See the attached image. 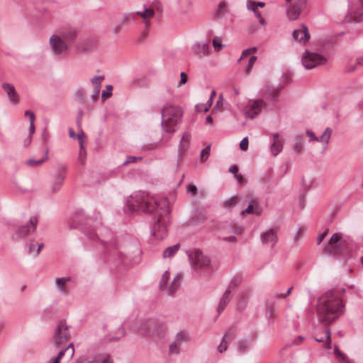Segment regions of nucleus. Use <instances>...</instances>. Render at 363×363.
Here are the masks:
<instances>
[{"label": "nucleus", "mask_w": 363, "mask_h": 363, "mask_svg": "<svg viewBox=\"0 0 363 363\" xmlns=\"http://www.w3.org/2000/svg\"><path fill=\"white\" fill-rule=\"evenodd\" d=\"M180 77L181 78H180V82L179 83V86L181 84H184L187 82V75L186 73L182 72L180 74Z\"/></svg>", "instance_id": "nucleus-59"}, {"label": "nucleus", "mask_w": 363, "mask_h": 363, "mask_svg": "<svg viewBox=\"0 0 363 363\" xmlns=\"http://www.w3.org/2000/svg\"><path fill=\"white\" fill-rule=\"evenodd\" d=\"M104 79V76H95L91 79V83L94 90H101V83Z\"/></svg>", "instance_id": "nucleus-34"}, {"label": "nucleus", "mask_w": 363, "mask_h": 363, "mask_svg": "<svg viewBox=\"0 0 363 363\" xmlns=\"http://www.w3.org/2000/svg\"><path fill=\"white\" fill-rule=\"evenodd\" d=\"M180 248V245L179 243L175 244L173 246L168 247L163 252L164 257H172L174 255V254L179 250Z\"/></svg>", "instance_id": "nucleus-31"}, {"label": "nucleus", "mask_w": 363, "mask_h": 363, "mask_svg": "<svg viewBox=\"0 0 363 363\" xmlns=\"http://www.w3.org/2000/svg\"><path fill=\"white\" fill-rule=\"evenodd\" d=\"M345 289H331L319 297V321L330 323L345 312Z\"/></svg>", "instance_id": "nucleus-2"}, {"label": "nucleus", "mask_w": 363, "mask_h": 363, "mask_svg": "<svg viewBox=\"0 0 363 363\" xmlns=\"http://www.w3.org/2000/svg\"><path fill=\"white\" fill-rule=\"evenodd\" d=\"M292 36L295 41H298L303 44L308 42L310 38L308 28L305 25H302L301 29L294 30Z\"/></svg>", "instance_id": "nucleus-18"}, {"label": "nucleus", "mask_w": 363, "mask_h": 363, "mask_svg": "<svg viewBox=\"0 0 363 363\" xmlns=\"http://www.w3.org/2000/svg\"><path fill=\"white\" fill-rule=\"evenodd\" d=\"M189 258L192 268L196 270L207 269L211 264L209 258L199 250L192 251Z\"/></svg>", "instance_id": "nucleus-7"}, {"label": "nucleus", "mask_w": 363, "mask_h": 363, "mask_svg": "<svg viewBox=\"0 0 363 363\" xmlns=\"http://www.w3.org/2000/svg\"><path fill=\"white\" fill-rule=\"evenodd\" d=\"M26 114L30 115V123L29 135L28 136L32 137V135L35 132L34 121L35 119V116L34 113L30 111H26Z\"/></svg>", "instance_id": "nucleus-37"}, {"label": "nucleus", "mask_w": 363, "mask_h": 363, "mask_svg": "<svg viewBox=\"0 0 363 363\" xmlns=\"http://www.w3.org/2000/svg\"><path fill=\"white\" fill-rule=\"evenodd\" d=\"M135 13H124L121 19V25L125 26L128 25L129 23L133 22L135 20Z\"/></svg>", "instance_id": "nucleus-32"}, {"label": "nucleus", "mask_w": 363, "mask_h": 363, "mask_svg": "<svg viewBox=\"0 0 363 363\" xmlns=\"http://www.w3.org/2000/svg\"><path fill=\"white\" fill-rule=\"evenodd\" d=\"M92 362L89 360L86 357L82 356L77 359L76 363H91Z\"/></svg>", "instance_id": "nucleus-58"}, {"label": "nucleus", "mask_w": 363, "mask_h": 363, "mask_svg": "<svg viewBox=\"0 0 363 363\" xmlns=\"http://www.w3.org/2000/svg\"><path fill=\"white\" fill-rule=\"evenodd\" d=\"M333 48L330 44L319 49V66L327 65L332 56Z\"/></svg>", "instance_id": "nucleus-19"}, {"label": "nucleus", "mask_w": 363, "mask_h": 363, "mask_svg": "<svg viewBox=\"0 0 363 363\" xmlns=\"http://www.w3.org/2000/svg\"><path fill=\"white\" fill-rule=\"evenodd\" d=\"M181 345L177 343V342L174 341L170 345L169 348V351L170 354H179V348Z\"/></svg>", "instance_id": "nucleus-45"}, {"label": "nucleus", "mask_w": 363, "mask_h": 363, "mask_svg": "<svg viewBox=\"0 0 363 363\" xmlns=\"http://www.w3.org/2000/svg\"><path fill=\"white\" fill-rule=\"evenodd\" d=\"M265 103L262 99L255 101L253 103L247 105L245 108V115L247 118L253 119L262 110Z\"/></svg>", "instance_id": "nucleus-9"}, {"label": "nucleus", "mask_w": 363, "mask_h": 363, "mask_svg": "<svg viewBox=\"0 0 363 363\" xmlns=\"http://www.w3.org/2000/svg\"><path fill=\"white\" fill-rule=\"evenodd\" d=\"M38 222V219L36 216L31 217L28 224L18 228L16 231V235L19 238H26L30 233L35 231Z\"/></svg>", "instance_id": "nucleus-12"}, {"label": "nucleus", "mask_w": 363, "mask_h": 363, "mask_svg": "<svg viewBox=\"0 0 363 363\" xmlns=\"http://www.w3.org/2000/svg\"><path fill=\"white\" fill-rule=\"evenodd\" d=\"M304 4L303 1L299 0L296 1L287 9V16L289 20L295 21L298 18Z\"/></svg>", "instance_id": "nucleus-16"}, {"label": "nucleus", "mask_w": 363, "mask_h": 363, "mask_svg": "<svg viewBox=\"0 0 363 363\" xmlns=\"http://www.w3.org/2000/svg\"><path fill=\"white\" fill-rule=\"evenodd\" d=\"M247 9L248 10H251L256 17H259L261 16V13L258 10V8L256 6V2L252 0H247L246 4Z\"/></svg>", "instance_id": "nucleus-35"}, {"label": "nucleus", "mask_w": 363, "mask_h": 363, "mask_svg": "<svg viewBox=\"0 0 363 363\" xmlns=\"http://www.w3.org/2000/svg\"><path fill=\"white\" fill-rule=\"evenodd\" d=\"M304 230L303 229L299 228L294 235V241H298L303 236Z\"/></svg>", "instance_id": "nucleus-52"}, {"label": "nucleus", "mask_w": 363, "mask_h": 363, "mask_svg": "<svg viewBox=\"0 0 363 363\" xmlns=\"http://www.w3.org/2000/svg\"><path fill=\"white\" fill-rule=\"evenodd\" d=\"M91 218H86V222L84 223V226L82 227V230L84 233L87 236V238L92 240V241H99L101 244L102 246L106 245V241L104 240V238H99V235L96 234L95 230L91 228Z\"/></svg>", "instance_id": "nucleus-11"}, {"label": "nucleus", "mask_w": 363, "mask_h": 363, "mask_svg": "<svg viewBox=\"0 0 363 363\" xmlns=\"http://www.w3.org/2000/svg\"><path fill=\"white\" fill-rule=\"evenodd\" d=\"M319 343H323L322 346L324 347L327 354H334L341 363H351L347 355L341 352L337 345H335L333 348L332 347L330 330L328 327L324 329V337H319Z\"/></svg>", "instance_id": "nucleus-5"}, {"label": "nucleus", "mask_w": 363, "mask_h": 363, "mask_svg": "<svg viewBox=\"0 0 363 363\" xmlns=\"http://www.w3.org/2000/svg\"><path fill=\"white\" fill-rule=\"evenodd\" d=\"M238 167L236 164H233L229 168V172L234 174L235 176L238 174Z\"/></svg>", "instance_id": "nucleus-60"}, {"label": "nucleus", "mask_w": 363, "mask_h": 363, "mask_svg": "<svg viewBox=\"0 0 363 363\" xmlns=\"http://www.w3.org/2000/svg\"><path fill=\"white\" fill-rule=\"evenodd\" d=\"M212 43L214 49L217 51H220L223 48V45L221 43V40L218 38H215Z\"/></svg>", "instance_id": "nucleus-49"}, {"label": "nucleus", "mask_w": 363, "mask_h": 363, "mask_svg": "<svg viewBox=\"0 0 363 363\" xmlns=\"http://www.w3.org/2000/svg\"><path fill=\"white\" fill-rule=\"evenodd\" d=\"M210 50V46L207 43H197L192 46V52L196 55L206 54Z\"/></svg>", "instance_id": "nucleus-23"}, {"label": "nucleus", "mask_w": 363, "mask_h": 363, "mask_svg": "<svg viewBox=\"0 0 363 363\" xmlns=\"http://www.w3.org/2000/svg\"><path fill=\"white\" fill-rule=\"evenodd\" d=\"M347 249V241L340 233H334L323 250V254L328 257H337Z\"/></svg>", "instance_id": "nucleus-4"}, {"label": "nucleus", "mask_w": 363, "mask_h": 363, "mask_svg": "<svg viewBox=\"0 0 363 363\" xmlns=\"http://www.w3.org/2000/svg\"><path fill=\"white\" fill-rule=\"evenodd\" d=\"M210 150H211L210 145L206 146L204 149L202 150V151L201 152V157L202 160L206 161L208 159V157L210 155Z\"/></svg>", "instance_id": "nucleus-50"}, {"label": "nucleus", "mask_w": 363, "mask_h": 363, "mask_svg": "<svg viewBox=\"0 0 363 363\" xmlns=\"http://www.w3.org/2000/svg\"><path fill=\"white\" fill-rule=\"evenodd\" d=\"M50 43L52 52L56 55L63 54L67 50V43L58 35H52Z\"/></svg>", "instance_id": "nucleus-10"}, {"label": "nucleus", "mask_w": 363, "mask_h": 363, "mask_svg": "<svg viewBox=\"0 0 363 363\" xmlns=\"http://www.w3.org/2000/svg\"><path fill=\"white\" fill-rule=\"evenodd\" d=\"M74 96L79 102L83 103L84 101L85 94L82 89H79L76 91L74 93Z\"/></svg>", "instance_id": "nucleus-46"}, {"label": "nucleus", "mask_w": 363, "mask_h": 363, "mask_svg": "<svg viewBox=\"0 0 363 363\" xmlns=\"http://www.w3.org/2000/svg\"><path fill=\"white\" fill-rule=\"evenodd\" d=\"M71 278L69 277H62V278H57L55 280V284L58 289L62 293L66 294L67 292V289L65 286V284L68 281H69Z\"/></svg>", "instance_id": "nucleus-27"}, {"label": "nucleus", "mask_w": 363, "mask_h": 363, "mask_svg": "<svg viewBox=\"0 0 363 363\" xmlns=\"http://www.w3.org/2000/svg\"><path fill=\"white\" fill-rule=\"evenodd\" d=\"M262 242L265 245L273 247L277 242V235L274 229H269L261 235Z\"/></svg>", "instance_id": "nucleus-20"}, {"label": "nucleus", "mask_w": 363, "mask_h": 363, "mask_svg": "<svg viewBox=\"0 0 363 363\" xmlns=\"http://www.w3.org/2000/svg\"><path fill=\"white\" fill-rule=\"evenodd\" d=\"M66 352H67L70 359L73 357L74 354V348L72 343H69L67 347L61 350L56 357L60 360Z\"/></svg>", "instance_id": "nucleus-25"}, {"label": "nucleus", "mask_w": 363, "mask_h": 363, "mask_svg": "<svg viewBox=\"0 0 363 363\" xmlns=\"http://www.w3.org/2000/svg\"><path fill=\"white\" fill-rule=\"evenodd\" d=\"M301 62L306 69H312L318 65V54L305 51L302 55Z\"/></svg>", "instance_id": "nucleus-13"}, {"label": "nucleus", "mask_w": 363, "mask_h": 363, "mask_svg": "<svg viewBox=\"0 0 363 363\" xmlns=\"http://www.w3.org/2000/svg\"><path fill=\"white\" fill-rule=\"evenodd\" d=\"M302 148H303V140L301 138H299L295 144L294 149L297 152H300L301 150H302Z\"/></svg>", "instance_id": "nucleus-53"}, {"label": "nucleus", "mask_w": 363, "mask_h": 363, "mask_svg": "<svg viewBox=\"0 0 363 363\" xmlns=\"http://www.w3.org/2000/svg\"><path fill=\"white\" fill-rule=\"evenodd\" d=\"M235 328H229L226 332L224 334V336H223V338L225 339H228L230 338L231 336L234 335L235 334Z\"/></svg>", "instance_id": "nucleus-57"}, {"label": "nucleus", "mask_w": 363, "mask_h": 363, "mask_svg": "<svg viewBox=\"0 0 363 363\" xmlns=\"http://www.w3.org/2000/svg\"><path fill=\"white\" fill-rule=\"evenodd\" d=\"M99 93H100V90H94V92L91 95V99L94 101H96L97 100V99L99 98Z\"/></svg>", "instance_id": "nucleus-64"}, {"label": "nucleus", "mask_w": 363, "mask_h": 363, "mask_svg": "<svg viewBox=\"0 0 363 363\" xmlns=\"http://www.w3.org/2000/svg\"><path fill=\"white\" fill-rule=\"evenodd\" d=\"M169 279V274L167 271H166L161 279L160 284V289H167V284Z\"/></svg>", "instance_id": "nucleus-40"}, {"label": "nucleus", "mask_w": 363, "mask_h": 363, "mask_svg": "<svg viewBox=\"0 0 363 363\" xmlns=\"http://www.w3.org/2000/svg\"><path fill=\"white\" fill-rule=\"evenodd\" d=\"M136 14L143 19L145 27L147 28L150 26V18L154 16L155 11L152 9L146 8L143 11H137Z\"/></svg>", "instance_id": "nucleus-22"}, {"label": "nucleus", "mask_w": 363, "mask_h": 363, "mask_svg": "<svg viewBox=\"0 0 363 363\" xmlns=\"http://www.w3.org/2000/svg\"><path fill=\"white\" fill-rule=\"evenodd\" d=\"M257 58L255 55H252L250 57L247 65L244 68V72L245 74H249L251 72L252 67L257 61Z\"/></svg>", "instance_id": "nucleus-36"}, {"label": "nucleus", "mask_w": 363, "mask_h": 363, "mask_svg": "<svg viewBox=\"0 0 363 363\" xmlns=\"http://www.w3.org/2000/svg\"><path fill=\"white\" fill-rule=\"evenodd\" d=\"M45 156L43 158H41L40 160H35L31 158V159L28 160L26 162V164L30 167H35V166L40 165L42 163H43L44 162H45L46 160H48V147L45 149Z\"/></svg>", "instance_id": "nucleus-29"}, {"label": "nucleus", "mask_w": 363, "mask_h": 363, "mask_svg": "<svg viewBox=\"0 0 363 363\" xmlns=\"http://www.w3.org/2000/svg\"><path fill=\"white\" fill-rule=\"evenodd\" d=\"M332 132L333 131L331 128H327L319 137V143L321 144V152L323 154L328 149V145L331 138Z\"/></svg>", "instance_id": "nucleus-21"}, {"label": "nucleus", "mask_w": 363, "mask_h": 363, "mask_svg": "<svg viewBox=\"0 0 363 363\" xmlns=\"http://www.w3.org/2000/svg\"><path fill=\"white\" fill-rule=\"evenodd\" d=\"M181 283V277L179 275H177L172 282L171 286L169 288V294L170 296H173L174 294L177 291V290L179 289V285Z\"/></svg>", "instance_id": "nucleus-30"}, {"label": "nucleus", "mask_w": 363, "mask_h": 363, "mask_svg": "<svg viewBox=\"0 0 363 363\" xmlns=\"http://www.w3.org/2000/svg\"><path fill=\"white\" fill-rule=\"evenodd\" d=\"M77 35V32L74 29H69L67 30H63L61 33V38H62L63 41L65 43H69L73 40Z\"/></svg>", "instance_id": "nucleus-26"}, {"label": "nucleus", "mask_w": 363, "mask_h": 363, "mask_svg": "<svg viewBox=\"0 0 363 363\" xmlns=\"http://www.w3.org/2000/svg\"><path fill=\"white\" fill-rule=\"evenodd\" d=\"M188 340L189 338L187 335L184 332H180L176 335L174 341L177 342V343L182 345L184 342L188 341Z\"/></svg>", "instance_id": "nucleus-38"}, {"label": "nucleus", "mask_w": 363, "mask_h": 363, "mask_svg": "<svg viewBox=\"0 0 363 363\" xmlns=\"http://www.w3.org/2000/svg\"><path fill=\"white\" fill-rule=\"evenodd\" d=\"M188 191L194 196L197 194V188L194 185H190L189 186Z\"/></svg>", "instance_id": "nucleus-63"}, {"label": "nucleus", "mask_w": 363, "mask_h": 363, "mask_svg": "<svg viewBox=\"0 0 363 363\" xmlns=\"http://www.w3.org/2000/svg\"><path fill=\"white\" fill-rule=\"evenodd\" d=\"M67 168L64 165H59L57 167L56 173L54 177V181L52 184V191H58L62 186L63 182L65 179Z\"/></svg>", "instance_id": "nucleus-8"}, {"label": "nucleus", "mask_w": 363, "mask_h": 363, "mask_svg": "<svg viewBox=\"0 0 363 363\" xmlns=\"http://www.w3.org/2000/svg\"><path fill=\"white\" fill-rule=\"evenodd\" d=\"M69 328L65 320H62L57 324L52 336L55 346L60 347L69 340L70 338Z\"/></svg>", "instance_id": "nucleus-6"}, {"label": "nucleus", "mask_w": 363, "mask_h": 363, "mask_svg": "<svg viewBox=\"0 0 363 363\" xmlns=\"http://www.w3.org/2000/svg\"><path fill=\"white\" fill-rule=\"evenodd\" d=\"M226 9H227L226 4L223 1L220 2L218 6V11L216 13V16L217 18H220V16H222L224 14V13L225 12Z\"/></svg>", "instance_id": "nucleus-41"}, {"label": "nucleus", "mask_w": 363, "mask_h": 363, "mask_svg": "<svg viewBox=\"0 0 363 363\" xmlns=\"http://www.w3.org/2000/svg\"><path fill=\"white\" fill-rule=\"evenodd\" d=\"M242 277L240 276L234 277L230 281L226 291H229L231 294L240 285Z\"/></svg>", "instance_id": "nucleus-28"}, {"label": "nucleus", "mask_w": 363, "mask_h": 363, "mask_svg": "<svg viewBox=\"0 0 363 363\" xmlns=\"http://www.w3.org/2000/svg\"><path fill=\"white\" fill-rule=\"evenodd\" d=\"M215 96H216V91H214V90H213V91H212L211 94V96H210V99H209V100H208V103H209V104H208V106H206V107L204 108V112H207V111L209 110V108H210V107H211V104H212V102H213V98L215 97Z\"/></svg>", "instance_id": "nucleus-56"}, {"label": "nucleus", "mask_w": 363, "mask_h": 363, "mask_svg": "<svg viewBox=\"0 0 363 363\" xmlns=\"http://www.w3.org/2000/svg\"><path fill=\"white\" fill-rule=\"evenodd\" d=\"M227 340L223 337L220 345L218 347V350L220 353H223L227 350Z\"/></svg>", "instance_id": "nucleus-51"}, {"label": "nucleus", "mask_w": 363, "mask_h": 363, "mask_svg": "<svg viewBox=\"0 0 363 363\" xmlns=\"http://www.w3.org/2000/svg\"><path fill=\"white\" fill-rule=\"evenodd\" d=\"M262 213V208L259 205V202L256 199L250 197L249 199V204L247 207L240 212V215H244L245 213H254L257 216H259Z\"/></svg>", "instance_id": "nucleus-17"}, {"label": "nucleus", "mask_w": 363, "mask_h": 363, "mask_svg": "<svg viewBox=\"0 0 363 363\" xmlns=\"http://www.w3.org/2000/svg\"><path fill=\"white\" fill-rule=\"evenodd\" d=\"M86 157V150H79V160L82 164H84Z\"/></svg>", "instance_id": "nucleus-55"}, {"label": "nucleus", "mask_w": 363, "mask_h": 363, "mask_svg": "<svg viewBox=\"0 0 363 363\" xmlns=\"http://www.w3.org/2000/svg\"><path fill=\"white\" fill-rule=\"evenodd\" d=\"M307 135L310 138L309 140H317L318 138L315 136V133L311 130H306Z\"/></svg>", "instance_id": "nucleus-61"}, {"label": "nucleus", "mask_w": 363, "mask_h": 363, "mask_svg": "<svg viewBox=\"0 0 363 363\" xmlns=\"http://www.w3.org/2000/svg\"><path fill=\"white\" fill-rule=\"evenodd\" d=\"M273 156H277L283 149V141H274L270 147Z\"/></svg>", "instance_id": "nucleus-33"}, {"label": "nucleus", "mask_w": 363, "mask_h": 363, "mask_svg": "<svg viewBox=\"0 0 363 363\" xmlns=\"http://www.w3.org/2000/svg\"><path fill=\"white\" fill-rule=\"evenodd\" d=\"M207 219V216L204 212L199 211L197 212L195 217L194 220L197 223H203Z\"/></svg>", "instance_id": "nucleus-44"}, {"label": "nucleus", "mask_w": 363, "mask_h": 363, "mask_svg": "<svg viewBox=\"0 0 363 363\" xmlns=\"http://www.w3.org/2000/svg\"><path fill=\"white\" fill-rule=\"evenodd\" d=\"M127 206L132 212L142 211L153 216L152 233L157 239H163L167 234V215L170 208L167 200H157L147 193L137 191L127 199Z\"/></svg>", "instance_id": "nucleus-1"}, {"label": "nucleus", "mask_w": 363, "mask_h": 363, "mask_svg": "<svg viewBox=\"0 0 363 363\" xmlns=\"http://www.w3.org/2000/svg\"><path fill=\"white\" fill-rule=\"evenodd\" d=\"M113 89L112 85H107L106 86V91H103L101 93V98L103 100H105L108 98H109L111 95V91Z\"/></svg>", "instance_id": "nucleus-47"}, {"label": "nucleus", "mask_w": 363, "mask_h": 363, "mask_svg": "<svg viewBox=\"0 0 363 363\" xmlns=\"http://www.w3.org/2000/svg\"><path fill=\"white\" fill-rule=\"evenodd\" d=\"M108 327L110 332V341L118 340L125 335V329L123 328L121 323H118L116 324L111 323Z\"/></svg>", "instance_id": "nucleus-14"}, {"label": "nucleus", "mask_w": 363, "mask_h": 363, "mask_svg": "<svg viewBox=\"0 0 363 363\" xmlns=\"http://www.w3.org/2000/svg\"><path fill=\"white\" fill-rule=\"evenodd\" d=\"M279 89L277 87L267 86L266 94L272 98H275L278 96Z\"/></svg>", "instance_id": "nucleus-39"}, {"label": "nucleus", "mask_w": 363, "mask_h": 363, "mask_svg": "<svg viewBox=\"0 0 363 363\" xmlns=\"http://www.w3.org/2000/svg\"><path fill=\"white\" fill-rule=\"evenodd\" d=\"M248 138L247 137L244 138L240 143V147L242 150H246L248 147Z\"/></svg>", "instance_id": "nucleus-54"}, {"label": "nucleus", "mask_w": 363, "mask_h": 363, "mask_svg": "<svg viewBox=\"0 0 363 363\" xmlns=\"http://www.w3.org/2000/svg\"><path fill=\"white\" fill-rule=\"evenodd\" d=\"M235 177V179H236V180H237L238 184H244L245 183V180L243 178V177L242 176V174H238Z\"/></svg>", "instance_id": "nucleus-62"}, {"label": "nucleus", "mask_w": 363, "mask_h": 363, "mask_svg": "<svg viewBox=\"0 0 363 363\" xmlns=\"http://www.w3.org/2000/svg\"><path fill=\"white\" fill-rule=\"evenodd\" d=\"M191 135L189 132L184 133L182 138L180 140V145L182 147H185L188 145L190 140Z\"/></svg>", "instance_id": "nucleus-43"}, {"label": "nucleus", "mask_w": 363, "mask_h": 363, "mask_svg": "<svg viewBox=\"0 0 363 363\" xmlns=\"http://www.w3.org/2000/svg\"><path fill=\"white\" fill-rule=\"evenodd\" d=\"M232 294L229 292V291H226L223 294L222 297L220 298L218 306V312L220 313H221L225 308L228 304L230 300L231 299Z\"/></svg>", "instance_id": "nucleus-24"}, {"label": "nucleus", "mask_w": 363, "mask_h": 363, "mask_svg": "<svg viewBox=\"0 0 363 363\" xmlns=\"http://www.w3.org/2000/svg\"><path fill=\"white\" fill-rule=\"evenodd\" d=\"M143 157H135V156H128L126 160L123 162V165H127L130 163L135 162L138 160H142Z\"/></svg>", "instance_id": "nucleus-48"}, {"label": "nucleus", "mask_w": 363, "mask_h": 363, "mask_svg": "<svg viewBox=\"0 0 363 363\" xmlns=\"http://www.w3.org/2000/svg\"><path fill=\"white\" fill-rule=\"evenodd\" d=\"M161 125L167 133H174L175 127L180 123L182 111L179 106L167 104L162 108Z\"/></svg>", "instance_id": "nucleus-3"}, {"label": "nucleus", "mask_w": 363, "mask_h": 363, "mask_svg": "<svg viewBox=\"0 0 363 363\" xmlns=\"http://www.w3.org/2000/svg\"><path fill=\"white\" fill-rule=\"evenodd\" d=\"M238 201L239 199L237 196H233L225 202L224 206L226 208H230L236 206Z\"/></svg>", "instance_id": "nucleus-42"}, {"label": "nucleus", "mask_w": 363, "mask_h": 363, "mask_svg": "<svg viewBox=\"0 0 363 363\" xmlns=\"http://www.w3.org/2000/svg\"><path fill=\"white\" fill-rule=\"evenodd\" d=\"M1 88L11 104L16 105L19 102V95L12 84L4 82L1 84Z\"/></svg>", "instance_id": "nucleus-15"}]
</instances>
